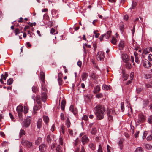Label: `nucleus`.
<instances>
[{
    "instance_id": "obj_58",
    "label": "nucleus",
    "mask_w": 152,
    "mask_h": 152,
    "mask_svg": "<svg viewBox=\"0 0 152 152\" xmlns=\"http://www.w3.org/2000/svg\"><path fill=\"white\" fill-rule=\"evenodd\" d=\"M149 52V51L148 50H145L143 51V53H142V54L144 53L145 54H146L148 53Z\"/></svg>"
},
{
    "instance_id": "obj_49",
    "label": "nucleus",
    "mask_w": 152,
    "mask_h": 152,
    "mask_svg": "<svg viewBox=\"0 0 152 152\" xmlns=\"http://www.w3.org/2000/svg\"><path fill=\"white\" fill-rule=\"evenodd\" d=\"M24 113L25 114L27 113L28 112V108H27L25 106H24Z\"/></svg>"
},
{
    "instance_id": "obj_29",
    "label": "nucleus",
    "mask_w": 152,
    "mask_h": 152,
    "mask_svg": "<svg viewBox=\"0 0 152 152\" xmlns=\"http://www.w3.org/2000/svg\"><path fill=\"white\" fill-rule=\"evenodd\" d=\"M42 141V138L40 137H39L35 141V144L36 145H38L40 144Z\"/></svg>"
},
{
    "instance_id": "obj_59",
    "label": "nucleus",
    "mask_w": 152,
    "mask_h": 152,
    "mask_svg": "<svg viewBox=\"0 0 152 152\" xmlns=\"http://www.w3.org/2000/svg\"><path fill=\"white\" fill-rule=\"evenodd\" d=\"M77 65L80 67H81L82 65V62L81 61H78L77 62Z\"/></svg>"
},
{
    "instance_id": "obj_8",
    "label": "nucleus",
    "mask_w": 152,
    "mask_h": 152,
    "mask_svg": "<svg viewBox=\"0 0 152 152\" xmlns=\"http://www.w3.org/2000/svg\"><path fill=\"white\" fill-rule=\"evenodd\" d=\"M18 113L19 117L21 118H22V115L23 110V107L22 106H17L16 109Z\"/></svg>"
},
{
    "instance_id": "obj_20",
    "label": "nucleus",
    "mask_w": 152,
    "mask_h": 152,
    "mask_svg": "<svg viewBox=\"0 0 152 152\" xmlns=\"http://www.w3.org/2000/svg\"><path fill=\"white\" fill-rule=\"evenodd\" d=\"M89 147L92 150H94L95 149L96 146L94 143L90 142L89 144Z\"/></svg>"
},
{
    "instance_id": "obj_15",
    "label": "nucleus",
    "mask_w": 152,
    "mask_h": 152,
    "mask_svg": "<svg viewBox=\"0 0 152 152\" xmlns=\"http://www.w3.org/2000/svg\"><path fill=\"white\" fill-rule=\"evenodd\" d=\"M45 147L44 144H41L39 146V150L41 152H44L45 150Z\"/></svg>"
},
{
    "instance_id": "obj_2",
    "label": "nucleus",
    "mask_w": 152,
    "mask_h": 152,
    "mask_svg": "<svg viewBox=\"0 0 152 152\" xmlns=\"http://www.w3.org/2000/svg\"><path fill=\"white\" fill-rule=\"evenodd\" d=\"M107 115L109 121H112L113 120V115L116 114L115 110L113 109H110L107 110Z\"/></svg>"
},
{
    "instance_id": "obj_39",
    "label": "nucleus",
    "mask_w": 152,
    "mask_h": 152,
    "mask_svg": "<svg viewBox=\"0 0 152 152\" xmlns=\"http://www.w3.org/2000/svg\"><path fill=\"white\" fill-rule=\"evenodd\" d=\"M145 147L148 149H151L152 148V146L149 144H146L145 145Z\"/></svg>"
},
{
    "instance_id": "obj_16",
    "label": "nucleus",
    "mask_w": 152,
    "mask_h": 152,
    "mask_svg": "<svg viewBox=\"0 0 152 152\" xmlns=\"http://www.w3.org/2000/svg\"><path fill=\"white\" fill-rule=\"evenodd\" d=\"M88 75L86 73H83L81 75L82 80L83 81H85Z\"/></svg>"
},
{
    "instance_id": "obj_7",
    "label": "nucleus",
    "mask_w": 152,
    "mask_h": 152,
    "mask_svg": "<svg viewBox=\"0 0 152 152\" xmlns=\"http://www.w3.org/2000/svg\"><path fill=\"white\" fill-rule=\"evenodd\" d=\"M21 143L23 145L29 148L31 147L32 145V142L24 140H22L21 141Z\"/></svg>"
},
{
    "instance_id": "obj_52",
    "label": "nucleus",
    "mask_w": 152,
    "mask_h": 152,
    "mask_svg": "<svg viewBox=\"0 0 152 152\" xmlns=\"http://www.w3.org/2000/svg\"><path fill=\"white\" fill-rule=\"evenodd\" d=\"M9 115L11 119L13 121H14V118L12 115L10 113H9Z\"/></svg>"
},
{
    "instance_id": "obj_30",
    "label": "nucleus",
    "mask_w": 152,
    "mask_h": 152,
    "mask_svg": "<svg viewBox=\"0 0 152 152\" xmlns=\"http://www.w3.org/2000/svg\"><path fill=\"white\" fill-rule=\"evenodd\" d=\"M14 32L15 33V35H17L18 34H19L20 33H22V31H20V29H19L18 28H16L15 29L14 31Z\"/></svg>"
},
{
    "instance_id": "obj_43",
    "label": "nucleus",
    "mask_w": 152,
    "mask_h": 152,
    "mask_svg": "<svg viewBox=\"0 0 152 152\" xmlns=\"http://www.w3.org/2000/svg\"><path fill=\"white\" fill-rule=\"evenodd\" d=\"M96 129L95 128H93L92 129L91 131V133L93 134H96Z\"/></svg>"
},
{
    "instance_id": "obj_32",
    "label": "nucleus",
    "mask_w": 152,
    "mask_h": 152,
    "mask_svg": "<svg viewBox=\"0 0 152 152\" xmlns=\"http://www.w3.org/2000/svg\"><path fill=\"white\" fill-rule=\"evenodd\" d=\"M103 96V94L102 93H99L96 94V97L98 99L102 98Z\"/></svg>"
},
{
    "instance_id": "obj_34",
    "label": "nucleus",
    "mask_w": 152,
    "mask_h": 152,
    "mask_svg": "<svg viewBox=\"0 0 152 152\" xmlns=\"http://www.w3.org/2000/svg\"><path fill=\"white\" fill-rule=\"evenodd\" d=\"M25 134V131L24 130L21 129L19 133V136L21 137Z\"/></svg>"
},
{
    "instance_id": "obj_23",
    "label": "nucleus",
    "mask_w": 152,
    "mask_h": 152,
    "mask_svg": "<svg viewBox=\"0 0 152 152\" xmlns=\"http://www.w3.org/2000/svg\"><path fill=\"white\" fill-rule=\"evenodd\" d=\"M42 119H39L37 123V126L38 128H40L41 126Z\"/></svg>"
},
{
    "instance_id": "obj_12",
    "label": "nucleus",
    "mask_w": 152,
    "mask_h": 152,
    "mask_svg": "<svg viewBox=\"0 0 152 152\" xmlns=\"http://www.w3.org/2000/svg\"><path fill=\"white\" fill-rule=\"evenodd\" d=\"M41 99L43 102H45L47 99V95L45 92L42 91L41 94Z\"/></svg>"
},
{
    "instance_id": "obj_9",
    "label": "nucleus",
    "mask_w": 152,
    "mask_h": 152,
    "mask_svg": "<svg viewBox=\"0 0 152 152\" xmlns=\"http://www.w3.org/2000/svg\"><path fill=\"white\" fill-rule=\"evenodd\" d=\"M142 63L143 66L147 68L150 67L151 66V64L148 60L143 61Z\"/></svg>"
},
{
    "instance_id": "obj_63",
    "label": "nucleus",
    "mask_w": 152,
    "mask_h": 152,
    "mask_svg": "<svg viewBox=\"0 0 152 152\" xmlns=\"http://www.w3.org/2000/svg\"><path fill=\"white\" fill-rule=\"evenodd\" d=\"M139 133V131H137L135 134L134 136L135 137H138V135Z\"/></svg>"
},
{
    "instance_id": "obj_24",
    "label": "nucleus",
    "mask_w": 152,
    "mask_h": 152,
    "mask_svg": "<svg viewBox=\"0 0 152 152\" xmlns=\"http://www.w3.org/2000/svg\"><path fill=\"white\" fill-rule=\"evenodd\" d=\"M102 88L105 90H109L110 89V86H109L106 85H103L102 86Z\"/></svg>"
},
{
    "instance_id": "obj_37",
    "label": "nucleus",
    "mask_w": 152,
    "mask_h": 152,
    "mask_svg": "<svg viewBox=\"0 0 152 152\" xmlns=\"http://www.w3.org/2000/svg\"><path fill=\"white\" fill-rule=\"evenodd\" d=\"M97 152H103L102 147L101 144L99 145V148L97 150Z\"/></svg>"
},
{
    "instance_id": "obj_54",
    "label": "nucleus",
    "mask_w": 152,
    "mask_h": 152,
    "mask_svg": "<svg viewBox=\"0 0 152 152\" xmlns=\"http://www.w3.org/2000/svg\"><path fill=\"white\" fill-rule=\"evenodd\" d=\"M148 58L149 61H152V55L151 54H149L148 56Z\"/></svg>"
},
{
    "instance_id": "obj_44",
    "label": "nucleus",
    "mask_w": 152,
    "mask_h": 152,
    "mask_svg": "<svg viewBox=\"0 0 152 152\" xmlns=\"http://www.w3.org/2000/svg\"><path fill=\"white\" fill-rule=\"evenodd\" d=\"M121 109L122 112L124 110V104L123 102L121 103Z\"/></svg>"
},
{
    "instance_id": "obj_55",
    "label": "nucleus",
    "mask_w": 152,
    "mask_h": 152,
    "mask_svg": "<svg viewBox=\"0 0 152 152\" xmlns=\"http://www.w3.org/2000/svg\"><path fill=\"white\" fill-rule=\"evenodd\" d=\"M83 119L85 120V121H87L88 120V117L87 115H84L83 117L82 118Z\"/></svg>"
},
{
    "instance_id": "obj_11",
    "label": "nucleus",
    "mask_w": 152,
    "mask_h": 152,
    "mask_svg": "<svg viewBox=\"0 0 152 152\" xmlns=\"http://www.w3.org/2000/svg\"><path fill=\"white\" fill-rule=\"evenodd\" d=\"M35 100L37 103L39 104V106L40 107L42 108V105L41 104V100L40 95H37L36 96Z\"/></svg>"
},
{
    "instance_id": "obj_33",
    "label": "nucleus",
    "mask_w": 152,
    "mask_h": 152,
    "mask_svg": "<svg viewBox=\"0 0 152 152\" xmlns=\"http://www.w3.org/2000/svg\"><path fill=\"white\" fill-rule=\"evenodd\" d=\"M43 119L46 123H48L49 120L48 117L47 116H44L43 117Z\"/></svg>"
},
{
    "instance_id": "obj_28",
    "label": "nucleus",
    "mask_w": 152,
    "mask_h": 152,
    "mask_svg": "<svg viewBox=\"0 0 152 152\" xmlns=\"http://www.w3.org/2000/svg\"><path fill=\"white\" fill-rule=\"evenodd\" d=\"M145 86L147 88H152V81L147 83H145Z\"/></svg>"
},
{
    "instance_id": "obj_22",
    "label": "nucleus",
    "mask_w": 152,
    "mask_h": 152,
    "mask_svg": "<svg viewBox=\"0 0 152 152\" xmlns=\"http://www.w3.org/2000/svg\"><path fill=\"white\" fill-rule=\"evenodd\" d=\"M111 34V31H107L106 34L104 35V37H105L106 39H108L110 37Z\"/></svg>"
},
{
    "instance_id": "obj_4",
    "label": "nucleus",
    "mask_w": 152,
    "mask_h": 152,
    "mask_svg": "<svg viewBox=\"0 0 152 152\" xmlns=\"http://www.w3.org/2000/svg\"><path fill=\"white\" fill-rule=\"evenodd\" d=\"M146 119L145 117L142 113L138 115V118L137 120V122L139 124L143 123Z\"/></svg>"
},
{
    "instance_id": "obj_53",
    "label": "nucleus",
    "mask_w": 152,
    "mask_h": 152,
    "mask_svg": "<svg viewBox=\"0 0 152 152\" xmlns=\"http://www.w3.org/2000/svg\"><path fill=\"white\" fill-rule=\"evenodd\" d=\"M111 149V147L109 145H107V152H111L110 150Z\"/></svg>"
},
{
    "instance_id": "obj_61",
    "label": "nucleus",
    "mask_w": 152,
    "mask_h": 152,
    "mask_svg": "<svg viewBox=\"0 0 152 152\" xmlns=\"http://www.w3.org/2000/svg\"><path fill=\"white\" fill-rule=\"evenodd\" d=\"M124 19L126 21H127L128 19V15H125L124 17Z\"/></svg>"
},
{
    "instance_id": "obj_57",
    "label": "nucleus",
    "mask_w": 152,
    "mask_h": 152,
    "mask_svg": "<svg viewBox=\"0 0 152 152\" xmlns=\"http://www.w3.org/2000/svg\"><path fill=\"white\" fill-rule=\"evenodd\" d=\"M123 142L121 140L119 141L118 142V144L119 145L121 149V148L122 147V144Z\"/></svg>"
},
{
    "instance_id": "obj_19",
    "label": "nucleus",
    "mask_w": 152,
    "mask_h": 152,
    "mask_svg": "<svg viewBox=\"0 0 152 152\" xmlns=\"http://www.w3.org/2000/svg\"><path fill=\"white\" fill-rule=\"evenodd\" d=\"M100 90V87L98 86H97L94 88L93 92L94 94H96L99 92Z\"/></svg>"
},
{
    "instance_id": "obj_26",
    "label": "nucleus",
    "mask_w": 152,
    "mask_h": 152,
    "mask_svg": "<svg viewBox=\"0 0 152 152\" xmlns=\"http://www.w3.org/2000/svg\"><path fill=\"white\" fill-rule=\"evenodd\" d=\"M149 134V136L147 137V140L150 141L152 139V130H150Z\"/></svg>"
},
{
    "instance_id": "obj_5",
    "label": "nucleus",
    "mask_w": 152,
    "mask_h": 152,
    "mask_svg": "<svg viewBox=\"0 0 152 152\" xmlns=\"http://www.w3.org/2000/svg\"><path fill=\"white\" fill-rule=\"evenodd\" d=\"M59 140L61 146L59 145H58L56 149V152H63L61 147V146L63 147L62 139V138H60L59 139Z\"/></svg>"
},
{
    "instance_id": "obj_27",
    "label": "nucleus",
    "mask_w": 152,
    "mask_h": 152,
    "mask_svg": "<svg viewBox=\"0 0 152 152\" xmlns=\"http://www.w3.org/2000/svg\"><path fill=\"white\" fill-rule=\"evenodd\" d=\"M70 124L71 123L70 121L69 118H67L66 120V125L68 128H69L70 127Z\"/></svg>"
},
{
    "instance_id": "obj_3",
    "label": "nucleus",
    "mask_w": 152,
    "mask_h": 152,
    "mask_svg": "<svg viewBox=\"0 0 152 152\" xmlns=\"http://www.w3.org/2000/svg\"><path fill=\"white\" fill-rule=\"evenodd\" d=\"M104 52L102 51L99 52L97 54L96 58L98 61H103L104 60Z\"/></svg>"
},
{
    "instance_id": "obj_21",
    "label": "nucleus",
    "mask_w": 152,
    "mask_h": 152,
    "mask_svg": "<svg viewBox=\"0 0 152 152\" xmlns=\"http://www.w3.org/2000/svg\"><path fill=\"white\" fill-rule=\"evenodd\" d=\"M8 76V73L7 72H5L4 75L2 74L1 75V78H2L3 80H6Z\"/></svg>"
},
{
    "instance_id": "obj_35",
    "label": "nucleus",
    "mask_w": 152,
    "mask_h": 152,
    "mask_svg": "<svg viewBox=\"0 0 152 152\" xmlns=\"http://www.w3.org/2000/svg\"><path fill=\"white\" fill-rule=\"evenodd\" d=\"M135 152H143V150L142 148L138 147L136 148Z\"/></svg>"
},
{
    "instance_id": "obj_1",
    "label": "nucleus",
    "mask_w": 152,
    "mask_h": 152,
    "mask_svg": "<svg viewBox=\"0 0 152 152\" xmlns=\"http://www.w3.org/2000/svg\"><path fill=\"white\" fill-rule=\"evenodd\" d=\"M105 111V108L103 105L98 104L95 107L94 111L98 120H101L104 118Z\"/></svg>"
},
{
    "instance_id": "obj_38",
    "label": "nucleus",
    "mask_w": 152,
    "mask_h": 152,
    "mask_svg": "<svg viewBox=\"0 0 152 152\" xmlns=\"http://www.w3.org/2000/svg\"><path fill=\"white\" fill-rule=\"evenodd\" d=\"M32 89L33 92L35 93L38 91L37 88L35 86H33L32 88Z\"/></svg>"
},
{
    "instance_id": "obj_56",
    "label": "nucleus",
    "mask_w": 152,
    "mask_h": 152,
    "mask_svg": "<svg viewBox=\"0 0 152 152\" xmlns=\"http://www.w3.org/2000/svg\"><path fill=\"white\" fill-rule=\"evenodd\" d=\"M71 112H72L75 115L77 114V109H74Z\"/></svg>"
},
{
    "instance_id": "obj_42",
    "label": "nucleus",
    "mask_w": 152,
    "mask_h": 152,
    "mask_svg": "<svg viewBox=\"0 0 152 152\" xmlns=\"http://www.w3.org/2000/svg\"><path fill=\"white\" fill-rule=\"evenodd\" d=\"M97 32H98L97 30H95L94 31V33L95 35V37L96 38H98L100 34L99 33H97Z\"/></svg>"
},
{
    "instance_id": "obj_13",
    "label": "nucleus",
    "mask_w": 152,
    "mask_h": 152,
    "mask_svg": "<svg viewBox=\"0 0 152 152\" xmlns=\"http://www.w3.org/2000/svg\"><path fill=\"white\" fill-rule=\"evenodd\" d=\"M149 103V101L148 99H145L142 102V108H145L146 107Z\"/></svg>"
},
{
    "instance_id": "obj_50",
    "label": "nucleus",
    "mask_w": 152,
    "mask_h": 152,
    "mask_svg": "<svg viewBox=\"0 0 152 152\" xmlns=\"http://www.w3.org/2000/svg\"><path fill=\"white\" fill-rule=\"evenodd\" d=\"M47 140L48 142H50L51 140V139L50 138V135H48L47 137Z\"/></svg>"
},
{
    "instance_id": "obj_51",
    "label": "nucleus",
    "mask_w": 152,
    "mask_h": 152,
    "mask_svg": "<svg viewBox=\"0 0 152 152\" xmlns=\"http://www.w3.org/2000/svg\"><path fill=\"white\" fill-rule=\"evenodd\" d=\"M124 25H122L119 26V29L121 33H122L123 31Z\"/></svg>"
},
{
    "instance_id": "obj_18",
    "label": "nucleus",
    "mask_w": 152,
    "mask_h": 152,
    "mask_svg": "<svg viewBox=\"0 0 152 152\" xmlns=\"http://www.w3.org/2000/svg\"><path fill=\"white\" fill-rule=\"evenodd\" d=\"M66 103V102L65 100H62V101L61 104V108L63 111H64V110Z\"/></svg>"
},
{
    "instance_id": "obj_64",
    "label": "nucleus",
    "mask_w": 152,
    "mask_h": 152,
    "mask_svg": "<svg viewBox=\"0 0 152 152\" xmlns=\"http://www.w3.org/2000/svg\"><path fill=\"white\" fill-rule=\"evenodd\" d=\"M80 152H86L83 146H81V149Z\"/></svg>"
},
{
    "instance_id": "obj_25",
    "label": "nucleus",
    "mask_w": 152,
    "mask_h": 152,
    "mask_svg": "<svg viewBox=\"0 0 152 152\" xmlns=\"http://www.w3.org/2000/svg\"><path fill=\"white\" fill-rule=\"evenodd\" d=\"M40 108H41L39 106V107H38L37 105L34 106L33 107V111L34 114L36 113L37 111Z\"/></svg>"
},
{
    "instance_id": "obj_10",
    "label": "nucleus",
    "mask_w": 152,
    "mask_h": 152,
    "mask_svg": "<svg viewBox=\"0 0 152 152\" xmlns=\"http://www.w3.org/2000/svg\"><path fill=\"white\" fill-rule=\"evenodd\" d=\"M121 57L124 61L125 63H128L129 62V59L126 54H122Z\"/></svg>"
},
{
    "instance_id": "obj_45",
    "label": "nucleus",
    "mask_w": 152,
    "mask_h": 152,
    "mask_svg": "<svg viewBox=\"0 0 152 152\" xmlns=\"http://www.w3.org/2000/svg\"><path fill=\"white\" fill-rule=\"evenodd\" d=\"M136 3L135 2H133L132 4V6L130 8V9H134L136 5Z\"/></svg>"
},
{
    "instance_id": "obj_46",
    "label": "nucleus",
    "mask_w": 152,
    "mask_h": 152,
    "mask_svg": "<svg viewBox=\"0 0 152 152\" xmlns=\"http://www.w3.org/2000/svg\"><path fill=\"white\" fill-rule=\"evenodd\" d=\"M148 122L150 124L152 123V115L149 116L148 119Z\"/></svg>"
},
{
    "instance_id": "obj_41",
    "label": "nucleus",
    "mask_w": 152,
    "mask_h": 152,
    "mask_svg": "<svg viewBox=\"0 0 152 152\" xmlns=\"http://www.w3.org/2000/svg\"><path fill=\"white\" fill-rule=\"evenodd\" d=\"M40 77L41 79H42L43 80L44 78H45V75L44 73L42 72H41L40 73Z\"/></svg>"
},
{
    "instance_id": "obj_40",
    "label": "nucleus",
    "mask_w": 152,
    "mask_h": 152,
    "mask_svg": "<svg viewBox=\"0 0 152 152\" xmlns=\"http://www.w3.org/2000/svg\"><path fill=\"white\" fill-rule=\"evenodd\" d=\"M112 43L113 44H115L116 42V39L114 37H113L111 41Z\"/></svg>"
},
{
    "instance_id": "obj_62",
    "label": "nucleus",
    "mask_w": 152,
    "mask_h": 152,
    "mask_svg": "<svg viewBox=\"0 0 152 152\" xmlns=\"http://www.w3.org/2000/svg\"><path fill=\"white\" fill-rule=\"evenodd\" d=\"M61 118L62 120H64V114L63 113H61L60 115Z\"/></svg>"
},
{
    "instance_id": "obj_6",
    "label": "nucleus",
    "mask_w": 152,
    "mask_h": 152,
    "mask_svg": "<svg viewBox=\"0 0 152 152\" xmlns=\"http://www.w3.org/2000/svg\"><path fill=\"white\" fill-rule=\"evenodd\" d=\"M81 141L82 142L83 145H85L87 143L89 140L88 137L86 135L83 136L81 138Z\"/></svg>"
},
{
    "instance_id": "obj_14",
    "label": "nucleus",
    "mask_w": 152,
    "mask_h": 152,
    "mask_svg": "<svg viewBox=\"0 0 152 152\" xmlns=\"http://www.w3.org/2000/svg\"><path fill=\"white\" fill-rule=\"evenodd\" d=\"M31 118L30 117L27 118L26 120V121L24 123V125L26 127H27L29 126L30 124Z\"/></svg>"
},
{
    "instance_id": "obj_48",
    "label": "nucleus",
    "mask_w": 152,
    "mask_h": 152,
    "mask_svg": "<svg viewBox=\"0 0 152 152\" xmlns=\"http://www.w3.org/2000/svg\"><path fill=\"white\" fill-rule=\"evenodd\" d=\"M61 132L63 134H64V133L65 127L63 125H62L61 126Z\"/></svg>"
},
{
    "instance_id": "obj_36",
    "label": "nucleus",
    "mask_w": 152,
    "mask_h": 152,
    "mask_svg": "<svg viewBox=\"0 0 152 152\" xmlns=\"http://www.w3.org/2000/svg\"><path fill=\"white\" fill-rule=\"evenodd\" d=\"M58 81L60 86H61L62 84L63 80L61 78L58 77Z\"/></svg>"
},
{
    "instance_id": "obj_31",
    "label": "nucleus",
    "mask_w": 152,
    "mask_h": 152,
    "mask_svg": "<svg viewBox=\"0 0 152 152\" xmlns=\"http://www.w3.org/2000/svg\"><path fill=\"white\" fill-rule=\"evenodd\" d=\"M13 79L12 78H10L7 81V84L8 85H10L12 84L13 82Z\"/></svg>"
},
{
    "instance_id": "obj_47",
    "label": "nucleus",
    "mask_w": 152,
    "mask_h": 152,
    "mask_svg": "<svg viewBox=\"0 0 152 152\" xmlns=\"http://www.w3.org/2000/svg\"><path fill=\"white\" fill-rule=\"evenodd\" d=\"M126 63V68H127L128 69H130L131 67V64L129 63V62L128 63Z\"/></svg>"
},
{
    "instance_id": "obj_17",
    "label": "nucleus",
    "mask_w": 152,
    "mask_h": 152,
    "mask_svg": "<svg viewBox=\"0 0 152 152\" xmlns=\"http://www.w3.org/2000/svg\"><path fill=\"white\" fill-rule=\"evenodd\" d=\"M119 50H122L124 47V41H121L118 45Z\"/></svg>"
},
{
    "instance_id": "obj_60",
    "label": "nucleus",
    "mask_w": 152,
    "mask_h": 152,
    "mask_svg": "<svg viewBox=\"0 0 152 152\" xmlns=\"http://www.w3.org/2000/svg\"><path fill=\"white\" fill-rule=\"evenodd\" d=\"M78 144V138H77L75 140V146L77 145Z\"/></svg>"
}]
</instances>
